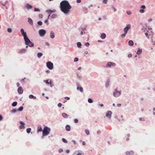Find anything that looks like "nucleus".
<instances>
[{
  "mask_svg": "<svg viewBox=\"0 0 155 155\" xmlns=\"http://www.w3.org/2000/svg\"><path fill=\"white\" fill-rule=\"evenodd\" d=\"M130 28V26L129 25H127V27H126L124 29V33L126 34L128 30Z\"/></svg>",
  "mask_w": 155,
  "mask_h": 155,
  "instance_id": "9b49d317",
  "label": "nucleus"
},
{
  "mask_svg": "<svg viewBox=\"0 0 155 155\" xmlns=\"http://www.w3.org/2000/svg\"><path fill=\"white\" fill-rule=\"evenodd\" d=\"M65 98L66 99H67L68 100H69L70 99V98L68 97H65Z\"/></svg>",
  "mask_w": 155,
  "mask_h": 155,
  "instance_id": "13d9d810",
  "label": "nucleus"
},
{
  "mask_svg": "<svg viewBox=\"0 0 155 155\" xmlns=\"http://www.w3.org/2000/svg\"><path fill=\"white\" fill-rule=\"evenodd\" d=\"M144 10H143V9H140V12L141 13H143L144 12Z\"/></svg>",
  "mask_w": 155,
  "mask_h": 155,
  "instance_id": "3c124183",
  "label": "nucleus"
},
{
  "mask_svg": "<svg viewBox=\"0 0 155 155\" xmlns=\"http://www.w3.org/2000/svg\"><path fill=\"white\" fill-rule=\"evenodd\" d=\"M28 45V46L30 47H32L34 46V44L33 43L31 42L29 43V44Z\"/></svg>",
  "mask_w": 155,
  "mask_h": 155,
  "instance_id": "cd10ccee",
  "label": "nucleus"
},
{
  "mask_svg": "<svg viewBox=\"0 0 155 155\" xmlns=\"http://www.w3.org/2000/svg\"><path fill=\"white\" fill-rule=\"evenodd\" d=\"M78 58H74V62H77V61H78Z\"/></svg>",
  "mask_w": 155,
  "mask_h": 155,
  "instance_id": "a18cd8bd",
  "label": "nucleus"
},
{
  "mask_svg": "<svg viewBox=\"0 0 155 155\" xmlns=\"http://www.w3.org/2000/svg\"><path fill=\"white\" fill-rule=\"evenodd\" d=\"M29 98L30 99L33 98L34 99H35L36 98V97L35 96H33L32 95H30L29 96Z\"/></svg>",
  "mask_w": 155,
  "mask_h": 155,
  "instance_id": "bb28decb",
  "label": "nucleus"
},
{
  "mask_svg": "<svg viewBox=\"0 0 155 155\" xmlns=\"http://www.w3.org/2000/svg\"><path fill=\"white\" fill-rule=\"evenodd\" d=\"M120 94V92L118 91L117 88H116L114 90V92L113 93V95L117 97L119 96Z\"/></svg>",
  "mask_w": 155,
  "mask_h": 155,
  "instance_id": "7ed1b4c3",
  "label": "nucleus"
},
{
  "mask_svg": "<svg viewBox=\"0 0 155 155\" xmlns=\"http://www.w3.org/2000/svg\"><path fill=\"white\" fill-rule=\"evenodd\" d=\"M141 8H145V6L144 5H142L141 6Z\"/></svg>",
  "mask_w": 155,
  "mask_h": 155,
  "instance_id": "864d4df0",
  "label": "nucleus"
},
{
  "mask_svg": "<svg viewBox=\"0 0 155 155\" xmlns=\"http://www.w3.org/2000/svg\"><path fill=\"white\" fill-rule=\"evenodd\" d=\"M121 104H117V106L118 107H120L121 106Z\"/></svg>",
  "mask_w": 155,
  "mask_h": 155,
  "instance_id": "69168bd1",
  "label": "nucleus"
},
{
  "mask_svg": "<svg viewBox=\"0 0 155 155\" xmlns=\"http://www.w3.org/2000/svg\"><path fill=\"white\" fill-rule=\"evenodd\" d=\"M103 2L104 4H106L107 2V0H103Z\"/></svg>",
  "mask_w": 155,
  "mask_h": 155,
  "instance_id": "79ce46f5",
  "label": "nucleus"
},
{
  "mask_svg": "<svg viewBox=\"0 0 155 155\" xmlns=\"http://www.w3.org/2000/svg\"><path fill=\"white\" fill-rule=\"evenodd\" d=\"M62 140L65 143H67V141L64 138H63Z\"/></svg>",
  "mask_w": 155,
  "mask_h": 155,
  "instance_id": "49530a36",
  "label": "nucleus"
},
{
  "mask_svg": "<svg viewBox=\"0 0 155 155\" xmlns=\"http://www.w3.org/2000/svg\"><path fill=\"white\" fill-rule=\"evenodd\" d=\"M113 8L114 11L115 12L116 11V8H115L114 7H113Z\"/></svg>",
  "mask_w": 155,
  "mask_h": 155,
  "instance_id": "774afa93",
  "label": "nucleus"
},
{
  "mask_svg": "<svg viewBox=\"0 0 155 155\" xmlns=\"http://www.w3.org/2000/svg\"><path fill=\"white\" fill-rule=\"evenodd\" d=\"M115 65V64L114 63L111 62H108L107 63V65L106 66V67H110L112 66H114Z\"/></svg>",
  "mask_w": 155,
  "mask_h": 155,
  "instance_id": "0eeeda50",
  "label": "nucleus"
},
{
  "mask_svg": "<svg viewBox=\"0 0 155 155\" xmlns=\"http://www.w3.org/2000/svg\"><path fill=\"white\" fill-rule=\"evenodd\" d=\"M25 7L28 9H29L32 8V6L30 5L27 4L25 5Z\"/></svg>",
  "mask_w": 155,
  "mask_h": 155,
  "instance_id": "2eb2a0df",
  "label": "nucleus"
},
{
  "mask_svg": "<svg viewBox=\"0 0 155 155\" xmlns=\"http://www.w3.org/2000/svg\"><path fill=\"white\" fill-rule=\"evenodd\" d=\"M23 107H20L18 109V111H21L23 110Z\"/></svg>",
  "mask_w": 155,
  "mask_h": 155,
  "instance_id": "72a5a7b5",
  "label": "nucleus"
},
{
  "mask_svg": "<svg viewBox=\"0 0 155 155\" xmlns=\"http://www.w3.org/2000/svg\"><path fill=\"white\" fill-rule=\"evenodd\" d=\"M9 19L10 21H12L14 19V16L10 15L9 17Z\"/></svg>",
  "mask_w": 155,
  "mask_h": 155,
  "instance_id": "412c9836",
  "label": "nucleus"
},
{
  "mask_svg": "<svg viewBox=\"0 0 155 155\" xmlns=\"http://www.w3.org/2000/svg\"><path fill=\"white\" fill-rule=\"evenodd\" d=\"M128 44L129 45L132 46L134 45V42L132 40H130L128 42Z\"/></svg>",
  "mask_w": 155,
  "mask_h": 155,
  "instance_id": "6ab92c4d",
  "label": "nucleus"
},
{
  "mask_svg": "<svg viewBox=\"0 0 155 155\" xmlns=\"http://www.w3.org/2000/svg\"><path fill=\"white\" fill-rule=\"evenodd\" d=\"M38 24L39 25H42V23L41 21H38Z\"/></svg>",
  "mask_w": 155,
  "mask_h": 155,
  "instance_id": "4c0bfd02",
  "label": "nucleus"
},
{
  "mask_svg": "<svg viewBox=\"0 0 155 155\" xmlns=\"http://www.w3.org/2000/svg\"><path fill=\"white\" fill-rule=\"evenodd\" d=\"M45 34L46 31L44 29H40L39 31V34L41 36H43Z\"/></svg>",
  "mask_w": 155,
  "mask_h": 155,
  "instance_id": "39448f33",
  "label": "nucleus"
},
{
  "mask_svg": "<svg viewBox=\"0 0 155 155\" xmlns=\"http://www.w3.org/2000/svg\"><path fill=\"white\" fill-rule=\"evenodd\" d=\"M56 17V15L55 14H53L51 16V17L52 18H55Z\"/></svg>",
  "mask_w": 155,
  "mask_h": 155,
  "instance_id": "e433bc0d",
  "label": "nucleus"
},
{
  "mask_svg": "<svg viewBox=\"0 0 155 155\" xmlns=\"http://www.w3.org/2000/svg\"><path fill=\"white\" fill-rule=\"evenodd\" d=\"M88 101L89 103H92L93 101V100L91 98H89L88 100Z\"/></svg>",
  "mask_w": 155,
  "mask_h": 155,
  "instance_id": "473e14b6",
  "label": "nucleus"
},
{
  "mask_svg": "<svg viewBox=\"0 0 155 155\" xmlns=\"http://www.w3.org/2000/svg\"><path fill=\"white\" fill-rule=\"evenodd\" d=\"M77 2L78 3H80L81 2V0H77Z\"/></svg>",
  "mask_w": 155,
  "mask_h": 155,
  "instance_id": "680f3d73",
  "label": "nucleus"
},
{
  "mask_svg": "<svg viewBox=\"0 0 155 155\" xmlns=\"http://www.w3.org/2000/svg\"><path fill=\"white\" fill-rule=\"evenodd\" d=\"M126 34H125V33H124L122 34L121 35V37L122 38H124Z\"/></svg>",
  "mask_w": 155,
  "mask_h": 155,
  "instance_id": "ea45409f",
  "label": "nucleus"
},
{
  "mask_svg": "<svg viewBox=\"0 0 155 155\" xmlns=\"http://www.w3.org/2000/svg\"><path fill=\"white\" fill-rule=\"evenodd\" d=\"M17 111H18V109H13V110H12L11 111V112L12 113H15Z\"/></svg>",
  "mask_w": 155,
  "mask_h": 155,
  "instance_id": "f704fd0d",
  "label": "nucleus"
},
{
  "mask_svg": "<svg viewBox=\"0 0 155 155\" xmlns=\"http://www.w3.org/2000/svg\"><path fill=\"white\" fill-rule=\"evenodd\" d=\"M85 132L87 135H89L90 134L88 130H85Z\"/></svg>",
  "mask_w": 155,
  "mask_h": 155,
  "instance_id": "c9c22d12",
  "label": "nucleus"
},
{
  "mask_svg": "<svg viewBox=\"0 0 155 155\" xmlns=\"http://www.w3.org/2000/svg\"><path fill=\"white\" fill-rule=\"evenodd\" d=\"M66 130L68 131H69L70 130L71 127L69 125H67L65 127Z\"/></svg>",
  "mask_w": 155,
  "mask_h": 155,
  "instance_id": "dca6fc26",
  "label": "nucleus"
},
{
  "mask_svg": "<svg viewBox=\"0 0 155 155\" xmlns=\"http://www.w3.org/2000/svg\"><path fill=\"white\" fill-rule=\"evenodd\" d=\"M47 66L49 69L51 70L53 68V64L51 62H48L47 63Z\"/></svg>",
  "mask_w": 155,
  "mask_h": 155,
  "instance_id": "20e7f679",
  "label": "nucleus"
},
{
  "mask_svg": "<svg viewBox=\"0 0 155 155\" xmlns=\"http://www.w3.org/2000/svg\"><path fill=\"white\" fill-rule=\"evenodd\" d=\"M28 22L31 25H32L33 24L32 20L31 18H28Z\"/></svg>",
  "mask_w": 155,
  "mask_h": 155,
  "instance_id": "a211bd4d",
  "label": "nucleus"
},
{
  "mask_svg": "<svg viewBox=\"0 0 155 155\" xmlns=\"http://www.w3.org/2000/svg\"><path fill=\"white\" fill-rule=\"evenodd\" d=\"M20 123L21 124V126H20L19 127L20 128V129L24 128H25V127H24L25 124H24V123L21 121H20Z\"/></svg>",
  "mask_w": 155,
  "mask_h": 155,
  "instance_id": "f8f14e48",
  "label": "nucleus"
},
{
  "mask_svg": "<svg viewBox=\"0 0 155 155\" xmlns=\"http://www.w3.org/2000/svg\"><path fill=\"white\" fill-rule=\"evenodd\" d=\"M139 120L140 121H144V118H142V117H140L139 118Z\"/></svg>",
  "mask_w": 155,
  "mask_h": 155,
  "instance_id": "8fccbe9b",
  "label": "nucleus"
},
{
  "mask_svg": "<svg viewBox=\"0 0 155 155\" xmlns=\"http://www.w3.org/2000/svg\"><path fill=\"white\" fill-rule=\"evenodd\" d=\"M41 131H42V129L41 127H38V132H41Z\"/></svg>",
  "mask_w": 155,
  "mask_h": 155,
  "instance_id": "7c9ffc66",
  "label": "nucleus"
},
{
  "mask_svg": "<svg viewBox=\"0 0 155 155\" xmlns=\"http://www.w3.org/2000/svg\"><path fill=\"white\" fill-rule=\"evenodd\" d=\"M60 8L61 11L65 14H68L70 12L71 6L66 1H63L60 3Z\"/></svg>",
  "mask_w": 155,
  "mask_h": 155,
  "instance_id": "f257e3e1",
  "label": "nucleus"
},
{
  "mask_svg": "<svg viewBox=\"0 0 155 155\" xmlns=\"http://www.w3.org/2000/svg\"><path fill=\"white\" fill-rule=\"evenodd\" d=\"M89 43L88 42H87L85 43V45L86 46L88 47L89 45Z\"/></svg>",
  "mask_w": 155,
  "mask_h": 155,
  "instance_id": "a19ab883",
  "label": "nucleus"
},
{
  "mask_svg": "<svg viewBox=\"0 0 155 155\" xmlns=\"http://www.w3.org/2000/svg\"><path fill=\"white\" fill-rule=\"evenodd\" d=\"M126 155H137L134 154V152L132 151H127L126 152Z\"/></svg>",
  "mask_w": 155,
  "mask_h": 155,
  "instance_id": "1a4fd4ad",
  "label": "nucleus"
},
{
  "mask_svg": "<svg viewBox=\"0 0 155 155\" xmlns=\"http://www.w3.org/2000/svg\"><path fill=\"white\" fill-rule=\"evenodd\" d=\"M127 14L128 15H130L131 14V11H128L127 12Z\"/></svg>",
  "mask_w": 155,
  "mask_h": 155,
  "instance_id": "c03bdc74",
  "label": "nucleus"
},
{
  "mask_svg": "<svg viewBox=\"0 0 155 155\" xmlns=\"http://www.w3.org/2000/svg\"><path fill=\"white\" fill-rule=\"evenodd\" d=\"M34 11L35 12H36V11L39 12L40 11V10L38 8H35Z\"/></svg>",
  "mask_w": 155,
  "mask_h": 155,
  "instance_id": "58836bf2",
  "label": "nucleus"
},
{
  "mask_svg": "<svg viewBox=\"0 0 155 155\" xmlns=\"http://www.w3.org/2000/svg\"><path fill=\"white\" fill-rule=\"evenodd\" d=\"M112 114V112L111 111H109L106 113V117L110 118L111 117Z\"/></svg>",
  "mask_w": 155,
  "mask_h": 155,
  "instance_id": "9d476101",
  "label": "nucleus"
},
{
  "mask_svg": "<svg viewBox=\"0 0 155 155\" xmlns=\"http://www.w3.org/2000/svg\"><path fill=\"white\" fill-rule=\"evenodd\" d=\"M61 106H62V104H61V103H59L58 104V107H61Z\"/></svg>",
  "mask_w": 155,
  "mask_h": 155,
  "instance_id": "603ef678",
  "label": "nucleus"
},
{
  "mask_svg": "<svg viewBox=\"0 0 155 155\" xmlns=\"http://www.w3.org/2000/svg\"><path fill=\"white\" fill-rule=\"evenodd\" d=\"M18 91L19 94H21L23 91V89L21 87H19L18 88Z\"/></svg>",
  "mask_w": 155,
  "mask_h": 155,
  "instance_id": "6e6552de",
  "label": "nucleus"
},
{
  "mask_svg": "<svg viewBox=\"0 0 155 155\" xmlns=\"http://www.w3.org/2000/svg\"><path fill=\"white\" fill-rule=\"evenodd\" d=\"M44 82H45L46 84H51V82L50 81V82H48V80H46L44 81Z\"/></svg>",
  "mask_w": 155,
  "mask_h": 155,
  "instance_id": "393cba45",
  "label": "nucleus"
},
{
  "mask_svg": "<svg viewBox=\"0 0 155 155\" xmlns=\"http://www.w3.org/2000/svg\"><path fill=\"white\" fill-rule=\"evenodd\" d=\"M145 35H146V37H148V38H149V36L148 35V34L146 32L145 33Z\"/></svg>",
  "mask_w": 155,
  "mask_h": 155,
  "instance_id": "5fc2aeb1",
  "label": "nucleus"
},
{
  "mask_svg": "<svg viewBox=\"0 0 155 155\" xmlns=\"http://www.w3.org/2000/svg\"><path fill=\"white\" fill-rule=\"evenodd\" d=\"M24 39L25 41V44L26 45H28L31 42V41L27 36H26L24 37Z\"/></svg>",
  "mask_w": 155,
  "mask_h": 155,
  "instance_id": "423d86ee",
  "label": "nucleus"
},
{
  "mask_svg": "<svg viewBox=\"0 0 155 155\" xmlns=\"http://www.w3.org/2000/svg\"><path fill=\"white\" fill-rule=\"evenodd\" d=\"M50 129L48 128L47 127L45 126L44 129V130L42 131L43 136H44L48 135L50 131Z\"/></svg>",
  "mask_w": 155,
  "mask_h": 155,
  "instance_id": "f03ea898",
  "label": "nucleus"
},
{
  "mask_svg": "<svg viewBox=\"0 0 155 155\" xmlns=\"http://www.w3.org/2000/svg\"><path fill=\"white\" fill-rule=\"evenodd\" d=\"M21 32L24 37L27 36L26 32H24V30L22 28L21 30Z\"/></svg>",
  "mask_w": 155,
  "mask_h": 155,
  "instance_id": "ddd939ff",
  "label": "nucleus"
},
{
  "mask_svg": "<svg viewBox=\"0 0 155 155\" xmlns=\"http://www.w3.org/2000/svg\"><path fill=\"white\" fill-rule=\"evenodd\" d=\"M63 151V150L62 149H60L58 150V152L59 153L62 152Z\"/></svg>",
  "mask_w": 155,
  "mask_h": 155,
  "instance_id": "37998d69",
  "label": "nucleus"
},
{
  "mask_svg": "<svg viewBox=\"0 0 155 155\" xmlns=\"http://www.w3.org/2000/svg\"><path fill=\"white\" fill-rule=\"evenodd\" d=\"M85 144H86V143H85V142L83 141L82 142V144H83V145H85Z\"/></svg>",
  "mask_w": 155,
  "mask_h": 155,
  "instance_id": "338daca9",
  "label": "nucleus"
},
{
  "mask_svg": "<svg viewBox=\"0 0 155 155\" xmlns=\"http://www.w3.org/2000/svg\"><path fill=\"white\" fill-rule=\"evenodd\" d=\"M62 116L65 118H67L68 117V115L65 113H63L62 114Z\"/></svg>",
  "mask_w": 155,
  "mask_h": 155,
  "instance_id": "f3484780",
  "label": "nucleus"
},
{
  "mask_svg": "<svg viewBox=\"0 0 155 155\" xmlns=\"http://www.w3.org/2000/svg\"><path fill=\"white\" fill-rule=\"evenodd\" d=\"M7 31L8 32H11L12 31V29L10 28H8Z\"/></svg>",
  "mask_w": 155,
  "mask_h": 155,
  "instance_id": "09e8293b",
  "label": "nucleus"
},
{
  "mask_svg": "<svg viewBox=\"0 0 155 155\" xmlns=\"http://www.w3.org/2000/svg\"><path fill=\"white\" fill-rule=\"evenodd\" d=\"M101 37L102 39H104L106 38V35L105 33H102L101 34Z\"/></svg>",
  "mask_w": 155,
  "mask_h": 155,
  "instance_id": "aec40b11",
  "label": "nucleus"
},
{
  "mask_svg": "<svg viewBox=\"0 0 155 155\" xmlns=\"http://www.w3.org/2000/svg\"><path fill=\"white\" fill-rule=\"evenodd\" d=\"M26 51V50L25 49H23L22 50H21L19 51V53L21 54L23 53H24Z\"/></svg>",
  "mask_w": 155,
  "mask_h": 155,
  "instance_id": "5701e85b",
  "label": "nucleus"
},
{
  "mask_svg": "<svg viewBox=\"0 0 155 155\" xmlns=\"http://www.w3.org/2000/svg\"><path fill=\"white\" fill-rule=\"evenodd\" d=\"M153 110L154 111L153 112V114L155 115V108H153Z\"/></svg>",
  "mask_w": 155,
  "mask_h": 155,
  "instance_id": "0e129e2a",
  "label": "nucleus"
},
{
  "mask_svg": "<svg viewBox=\"0 0 155 155\" xmlns=\"http://www.w3.org/2000/svg\"><path fill=\"white\" fill-rule=\"evenodd\" d=\"M77 45L78 47L80 48L81 46V44L80 42H78L77 43Z\"/></svg>",
  "mask_w": 155,
  "mask_h": 155,
  "instance_id": "c756f323",
  "label": "nucleus"
},
{
  "mask_svg": "<svg viewBox=\"0 0 155 155\" xmlns=\"http://www.w3.org/2000/svg\"><path fill=\"white\" fill-rule=\"evenodd\" d=\"M42 55L43 54L41 53H38L37 54V57L39 58H40Z\"/></svg>",
  "mask_w": 155,
  "mask_h": 155,
  "instance_id": "b1692460",
  "label": "nucleus"
},
{
  "mask_svg": "<svg viewBox=\"0 0 155 155\" xmlns=\"http://www.w3.org/2000/svg\"><path fill=\"white\" fill-rule=\"evenodd\" d=\"M66 152L67 153H69V152H70V151L69 150H67L66 151Z\"/></svg>",
  "mask_w": 155,
  "mask_h": 155,
  "instance_id": "6e6d98bb",
  "label": "nucleus"
},
{
  "mask_svg": "<svg viewBox=\"0 0 155 155\" xmlns=\"http://www.w3.org/2000/svg\"><path fill=\"white\" fill-rule=\"evenodd\" d=\"M74 121L75 123H78V120L77 119H74Z\"/></svg>",
  "mask_w": 155,
  "mask_h": 155,
  "instance_id": "de8ad7c7",
  "label": "nucleus"
},
{
  "mask_svg": "<svg viewBox=\"0 0 155 155\" xmlns=\"http://www.w3.org/2000/svg\"><path fill=\"white\" fill-rule=\"evenodd\" d=\"M17 87H19V86H20V84L19 83H17Z\"/></svg>",
  "mask_w": 155,
  "mask_h": 155,
  "instance_id": "052dcab7",
  "label": "nucleus"
},
{
  "mask_svg": "<svg viewBox=\"0 0 155 155\" xmlns=\"http://www.w3.org/2000/svg\"><path fill=\"white\" fill-rule=\"evenodd\" d=\"M2 116L1 115H0V121L1 120H2Z\"/></svg>",
  "mask_w": 155,
  "mask_h": 155,
  "instance_id": "e2e57ef3",
  "label": "nucleus"
},
{
  "mask_svg": "<svg viewBox=\"0 0 155 155\" xmlns=\"http://www.w3.org/2000/svg\"><path fill=\"white\" fill-rule=\"evenodd\" d=\"M142 51V50L141 49H140L139 48H138V50L137 51V54H140Z\"/></svg>",
  "mask_w": 155,
  "mask_h": 155,
  "instance_id": "4be33fe9",
  "label": "nucleus"
},
{
  "mask_svg": "<svg viewBox=\"0 0 155 155\" xmlns=\"http://www.w3.org/2000/svg\"><path fill=\"white\" fill-rule=\"evenodd\" d=\"M50 37L51 38H54L55 37L54 33L52 31H51L50 33Z\"/></svg>",
  "mask_w": 155,
  "mask_h": 155,
  "instance_id": "4468645a",
  "label": "nucleus"
},
{
  "mask_svg": "<svg viewBox=\"0 0 155 155\" xmlns=\"http://www.w3.org/2000/svg\"><path fill=\"white\" fill-rule=\"evenodd\" d=\"M72 141L74 144H76V142L74 140H72Z\"/></svg>",
  "mask_w": 155,
  "mask_h": 155,
  "instance_id": "4d7b16f0",
  "label": "nucleus"
},
{
  "mask_svg": "<svg viewBox=\"0 0 155 155\" xmlns=\"http://www.w3.org/2000/svg\"><path fill=\"white\" fill-rule=\"evenodd\" d=\"M17 102L15 101L12 104V105L13 107H15L17 105Z\"/></svg>",
  "mask_w": 155,
  "mask_h": 155,
  "instance_id": "c85d7f7f",
  "label": "nucleus"
},
{
  "mask_svg": "<svg viewBox=\"0 0 155 155\" xmlns=\"http://www.w3.org/2000/svg\"><path fill=\"white\" fill-rule=\"evenodd\" d=\"M77 89L78 90H79L81 92H82L83 91V88L81 87H77Z\"/></svg>",
  "mask_w": 155,
  "mask_h": 155,
  "instance_id": "a878e982",
  "label": "nucleus"
},
{
  "mask_svg": "<svg viewBox=\"0 0 155 155\" xmlns=\"http://www.w3.org/2000/svg\"><path fill=\"white\" fill-rule=\"evenodd\" d=\"M132 56V55H131V54H128V57L129 58H130V57H131Z\"/></svg>",
  "mask_w": 155,
  "mask_h": 155,
  "instance_id": "bf43d9fd",
  "label": "nucleus"
},
{
  "mask_svg": "<svg viewBox=\"0 0 155 155\" xmlns=\"http://www.w3.org/2000/svg\"><path fill=\"white\" fill-rule=\"evenodd\" d=\"M31 129L30 128H28L27 129L26 131L27 133H29L31 131Z\"/></svg>",
  "mask_w": 155,
  "mask_h": 155,
  "instance_id": "2f4dec72",
  "label": "nucleus"
}]
</instances>
